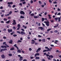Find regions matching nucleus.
Returning <instances> with one entry per match:
<instances>
[{
  "instance_id": "nucleus-9",
  "label": "nucleus",
  "mask_w": 61,
  "mask_h": 61,
  "mask_svg": "<svg viewBox=\"0 0 61 61\" xmlns=\"http://www.w3.org/2000/svg\"><path fill=\"white\" fill-rule=\"evenodd\" d=\"M40 50H41V48H39L37 49V50L36 51V53H38V51H40Z\"/></svg>"
},
{
  "instance_id": "nucleus-26",
  "label": "nucleus",
  "mask_w": 61,
  "mask_h": 61,
  "mask_svg": "<svg viewBox=\"0 0 61 61\" xmlns=\"http://www.w3.org/2000/svg\"><path fill=\"white\" fill-rule=\"evenodd\" d=\"M49 2L51 4H52V1L51 0H49Z\"/></svg>"
},
{
  "instance_id": "nucleus-47",
  "label": "nucleus",
  "mask_w": 61,
  "mask_h": 61,
  "mask_svg": "<svg viewBox=\"0 0 61 61\" xmlns=\"http://www.w3.org/2000/svg\"><path fill=\"white\" fill-rule=\"evenodd\" d=\"M15 5H13V6H12V7L13 8H15Z\"/></svg>"
},
{
  "instance_id": "nucleus-46",
  "label": "nucleus",
  "mask_w": 61,
  "mask_h": 61,
  "mask_svg": "<svg viewBox=\"0 0 61 61\" xmlns=\"http://www.w3.org/2000/svg\"><path fill=\"white\" fill-rule=\"evenodd\" d=\"M61 15V13H60L59 12V13L57 14V15Z\"/></svg>"
},
{
  "instance_id": "nucleus-63",
  "label": "nucleus",
  "mask_w": 61,
  "mask_h": 61,
  "mask_svg": "<svg viewBox=\"0 0 61 61\" xmlns=\"http://www.w3.org/2000/svg\"><path fill=\"white\" fill-rule=\"evenodd\" d=\"M34 58H33V57H30V59H33Z\"/></svg>"
},
{
  "instance_id": "nucleus-52",
  "label": "nucleus",
  "mask_w": 61,
  "mask_h": 61,
  "mask_svg": "<svg viewBox=\"0 0 61 61\" xmlns=\"http://www.w3.org/2000/svg\"><path fill=\"white\" fill-rule=\"evenodd\" d=\"M46 56L47 57H48V56H49V55L47 54H46Z\"/></svg>"
},
{
  "instance_id": "nucleus-29",
  "label": "nucleus",
  "mask_w": 61,
  "mask_h": 61,
  "mask_svg": "<svg viewBox=\"0 0 61 61\" xmlns=\"http://www.w3.org/2000/svg\"><path fill=\"white\" fill-rule=\"evenodd\" d=\"M30 15L31 16H34V14H33V13H32L31 14V15Z\"/></svg>"
},
{
  "instance_id": "nucleus-8",
  "label": "nucleus",
  "mask_w": 61,
  "mask_h": 61,
  "mask_svg": "<svg viewBox=\"0 0 61 61\" xmlns=\"http://www.w3.org/2000/svg\"><path fill=\"white\" fill-rule=\"evenodd\" d=\"M8 31L9 33H10V32H12V29H11L10 30L9 29H8Z\"/></svg>"
},
{
  "instance_id": "nucleus-5",
  "label": "nucleus",
  "mask_w": 61,
  "mask_h": 61,
  "mask_svg": "<svg viewBox=\"0 0 61 61\" xmlns=\"http://www.w3.org/2000/svg\"><path fill=\"white\" fill-rule=\"evenodd\" d=\"M13 23H13L12 24V25H16V22H15V20H13Z\"/></svg>"
},
{
  "instance_id": "nucleus-10",
  "label": "nucleus",
  "mask_w": 61,
  "mask_h": 61,
  "mask_svg": "<svg viewBox=\"0 0 61 61\" xmlns=\"http://www.w3.org/2000/svg\"><path fill=\"white\" fill-rule=\"evenodd\" d=\"M39 55V53H36L35 55V57H36L37 56H38Z\"/></svg>"
},
{
  "instance_id": "nucleus-51",
  "label": "nucleus",
  "mask_w": 61,
  "mask_h": 61,
  "mask_svg": "<svg viewBox=\"0 0 61 61\" xmlns=\"http://www.w3.org/2000/svg\"><path fill=\"white\" fill-rule=\"evenodd\" d=\"M21 30L22 31H24V32L25 31V30L23 29H21Z\"/></svg>"
},
{
  "instance_id": "nucleus-4",
  "label": "nucleus",
  "mask_w": 61,
  "mask_h": 61,
  "mask_svg": "<svg viewBox=\"0 0 61 61\" xmlns=\"http://www.w3.org/2000/svg\"><path fill=\"white\" fill-rule=\"evenodd\" d=\"M20 14L21 15H24L25 14V12H24V11H22L21 10L20 12Z\"/></svg>"
},
{
  "instance_id": "nucleus-48",
  "label": "nucleus",
  "mask_w": 61,
  "mask_h": 61,
  "mask_svg": "<svg viewBox=\"0 0 61 61\" xmlns=\"http://www.w3.org/2000/svg\"><path fill=\"white\" fill-rule=\"evenodd\" d=\"M19 5H21V6H22V3H19Z\"/></svg>"
},
{
  "instance_id": "nucleus-13",
  "label": "nucleus",
  "mask_w": 61,
  "mask_h": 61,
  "mask_svg": "<svg viewBox=\"0 0 61 61\" xmlns=\"http://www.w3.org/2000/svg\"><path fill=\"white\" fill-rule=\"evenodd\" d=\"M31 41L32 42H31V43L32 44H34V43H35V42H36V41H35L34 40H32Z\"/></svg>"
},
{
  "instance_id": "nucleus-57",
  "label": "nucleus",
  "mask_w": 61,
  "mask_h": 61,
  "mask_svg": "<svg viewBox=\"0 0 61 61\" xmlns=\"http://www.w3.org/2000/svg\"><path fill=\"white\" fill-rule=\"evenodd\" d=\"M3 39H6V37L5 36H3Z\"/></svg>"
},
{
  "instance_id": "nucleus-3",
  "label": "nucleus",
  "mask_w": 61,
  "mask_h": 61,
  "mask_svg": "<svg viewBox=\"0 0 61 61\" xmlns=\"http://www.w3.org/2000/svg\"><path fill=\"white\" fill-rule=\"evenodd\" d=\"M44 23H45L46 24V25L47 26H48L49 25V22L48 21H47L46 22V21H44Z\"/></svg>"
},
{
  "instance_id": "nucleus-61",
  "label": "nucleus",
  "mask_w": 61,
  "mask_h": 61,
  "mask_svg": "<svg viewBox=\"0 0 61 61\" xmlns=\"http://www.w3.org/2000/svg\"><path fill=\"white\" fill-rule=\"evenodd\" d=\"M3 8V7L1 6L0 8V9H2Z\"/></svg>"
},
{
  "instance_id": "nucleus-32",
  "label": "nucleus",
  "mask_w": 61,
  "mask_h": 61,
  "mask_svg": "<svg viewBox=\"0 0 61 61\" xmlns=\"http://www.w3.org/2000/svg\"><path fill=\"white\" fill-rule=\"evenodd\" d=\"M4 21H6L7 20V19L5 18H4Z\"/></svg>"
},
{
  "instance_id": "nucleus-14",
  "label": "nucleus",
  "mask_w": 61,
  "mask_h": 61,
  "mask_svg": "<svg viewBox=\"0 0 61 61\" xmlns=\"http://www.w3.org/2000/svg\"><path fill=\"white\" fill-rule=\"evenodd\" d=\"M38 29H41V30H43V29H44V28L42 27H40L38 28Z\"/></svg>"
},
{
  "instance_id": "nucleus-22",
  "label": "nucleus",
  "mask_w": 61,
  "mask_h": 61,
  "mask_svg": "<svg viewBox=\"0 0 61 61\" xmlns=\"http://www.w3.org/2000/svg\"><path fill=\"white\" fill-rule=\"evenodd\" d=\"M21 42H22V41L20 40H19L17 42V43H20V42L21 43Z\"/></svg>"
},
{
  "instance_id": "nucleus-44",
  "label": "nucleus",
  "mask_w": 61,
  "mask_h": 61,
  "mask_svg": "<svg viewBox=\"0 0 61 61\" xmlns=\"http://www.w3.org/2000/svg\"><path fill=\"white\" fill-rule=\"evenodd\" d=\"M9 14H7V15H5V16H9Z\"/></svg>"
},
{
  "instance_id": "nucleus-28",
  "label": "nucleus",
  "mask_w": 61,
  "mask_h": 61,
  "mask_svg": "<svg viewBox=\"0 0 61 61\" xmlns=\"http://www.w3.org/2000/svg\"><path fill=\"white\" fill-rule=\"evenodd\" d=\"M45 20V19L44 18H42V21H44Z\"/></svg>"
},
{
  "instance_id": "nucleus-15",
  "label": "nucleus",
  "mask_w": 61,
  "mask_h": 61,
  "mask_svg": "<svg viewBox=\"0 0 61 61\" xmlns=\"http://www.w3.org/2000/svg\"><path fill=\"white\" fill-rule=\"evenodd\" d=\"M10 50H15V49L14 48V47H12L10 49Z\"/></svg>"
},
{
  "instance_id": "nucleus-6",
  "label": "nucleus",
  "mask_w": 61,
  "mask_h": 61,
  "mask_svg": "<svg viewBox=\"0 0 61 61\" xmlns=\"http://www.w3.org/2000/svg\"><path fill=\"white\" fill-rule=\"evenodd\" d=\"M20 34L22 35H25V33L23 31H21L20 32Z\"/></svg>"
},
{
  "instance_id": "nucleus-12",
  "label": "nucleus",
  "mask_w": 61,
  "mask_h": 61,
  "mask_svg": "<svg viewBox=\"0 0 61 61\" xmlns=\"http://www.w3.org/2000/svg\"><path fill=\"white\" fill-rule=\"evenodd\" d=\"M13 2H8L7 3V4L8 5H12L13 4Z\"/></svg>"
},
{
  "instance_id": "nucleus-54",
  "label": "nucleus",
  "mask_w": 61,
  "mask_h": 61,
  "mask_svg": "<svg viewBox=\"0 0 61 61\" xmlns=\"http://www.w3.org/2000/svg\"><path fill=\"white\" fill-rule=\"evenodd\" d=\"M51 29H49L47 30V31H48V32L50 30H51Z\"/></svg>"
},
{
  "instance_id": "nucleus-53",
  "label": "nucleus",
  "mask_w": 61,
  "mask_h": 61,
  "mask_svg": "<svg viewBox=\"0 0 61 61\" xmlns=\"http://www.w3.org/2000/svg\"><path fill=\"white\" fill-rule=\"evenodd\" d=\"M57 10H58V11H60V9H59V8H58Z\"/></svg>"
},
{
  "instance_id": "nucleus-1",
  "label": "nucleus",
  "mask_w": 61,
  "mask_h": 61,
  "mask_svg": "<svg viewBox=\"0 0 61 61\" xmlns=\"http://www.w3.org/2000/svg\"><path fill=\"white\" fill-rule=\"evenodd\" d=\"M16 45H17L16 44H15L14 45V46H15L16 48H17V52H18V53H21V51L20 50H19V48L17 47V46H16Z\"/></svg>"
},
{
  "instance_id": "nucleus-43",
  "label": "nucleus",
  "mask_w": 61,
  "mask_h": 61,
  "mask_svg": "<svg viewBox=\"0 0 61 61\" xmlns=\"http://www.w3.org/2000/svg\"><path fill=\"white\" fill-rule=\"evenodd\" d=\"M8 6L10 8L11 7V5H10V4H9L8 5Z\"/></svg>"
},
{
  "instance_id": "nucleus-7",
  "label": "nucleus",
  "mask_w": 61,
  "mask_h": 61,
  "mask_svg": "<svg viewBox=\"0 0 61 61\" xmlns=\"http://www.w3.org/2000/svg\"><path fill=\"white\" fill-rule=\"evenodd\" d=\"M17 27H18V28L17 29V30H19L20 29V25L19 24L17 25Z\"/></svg>"
},
{
  "instance_id": "nucleus-37",
  "label": "nucleus",
  "mask_w": 61,
  "mask_h": 61,
  "mask_svg": "<svg viewBox=\"0 0 61 61\" xmlns=\"http://www.w3.org/2000/svg\"><path fill=\"white\" fill-rule=\"evenodd\" d=\"M23 60V59L20 58V59H19V61H22Z\"/></svg>"
},
{
  "instance_id": "nucleus-25",
  "label": "nucleus",
  "mask_w": 61,
  "mask_h": 61,
  "mask_svg": "<svg viewBox=\"0 0 61 61\" xmlns=\"http://www.w3.org/2000/svg\"><path fill=\"white\" fill-rule=\"evenodd\" d=\"M34 18H38V16H34Z\"/></svg>"
},
{
  "instance_id": "nucleus-64",
  "label": "nucleus",
  "mask_w": 61,
  "mask_h": 61,
  "mask_svg": "<svg viewBox=\"0 0 61 61\" xmlns=\"http://www.w3.org/2000/svg\"><path fill=\"white\" fill-rule=\"evenodd\" d=\"M42 61H45L46 60L45 59H42Z\"/></svg>"
},
{
  "instance_id": "nucleus-45",
  "label": "nucleus",
  "mask_w": 61,
  "mask_h": 61,
  "mask_svg": "<svg viewBox=\"0 0 61 61\" xmlns=\"http://www.w3.org/2000/svg\"><path fill=\"white\" fill-rule=\"evenodd\" d=\"M50 21L51 23H53L54 22V20H51Z\"/></svg>"
},
{
  "instance_id": "nucleus-34",
  "label": "nucleus",
  "mask_w": 61,
  "mask_h": 61,
  "mask_svg": "<svg viewBox=\"0 0 61 61\" xmlns=\"http://www.w3.org/2000/svg\"><path fill=\"white\" fill-rule=\"evenodd\" d=\"M8 55L10 56H12V54H9Z\"/></svg>"
},
{
  "instance_id": "nucleus-50",
  "label": "nucleus",
  "mask_w": 61,
  "mask_h": 61,
  "mask_svg": "<svg viewBox=\"0 0 61 61\" xmlns=\"http://www.w3.org/2000/svg\"><path fill=\"white\" fill-rule=\"evenodd\" d=\"M6 30L5 29H4L3 30V31H5Z\"/></svg>"
},
{
  "instance_id": "nucleus-19",
  "label": "nucleus",
  "mask_w": 61,
  "mask_h": 61,
  "mask_svg": "<svg viewBox=\"0 0 61 61\" xmlns=\"http://www.w3.org/2000/svg\"><path fill=\"white\" fill-rule=\"evenodd\" d=\"M42 42H43V43H45V42H46V40H45V39H42Z\"/></svg>"
},
{
  "instance_id": "nucleus-30",
  "label": "nucleus",
  "mask_w": 61,
  "mask_h": 61,
  "mask_svg": "<svg viewBox=\"0 0 61 61\" xmlns=\"http://www.w3.org/2000/svg\"><path fill=\"white\" fill-rule=\"evenodd\" d=\"M17 33H18V34H20V32L19 31H17Z\"/></svg>"
},
{
  "instance_id": "nucleus-21",
  "label": "nucleus",
  "mask_w": 61,
  "mask_h": 61,
  "mask_svg": "<svg viewBox=\"0 0 61 61\" xmlns=\"http://www.w3.org/2000/svg\"><path fill=\"white\" fill-rule=\"evenodd\" d=\"M40 58V57H39L38 56L36 57L35 58L36 59H39Z\"/></svg>"
},
{
  "instance_id": "nucleus-41",
  "label": "nucleus",
  "mask_w": 61,
  "mask_h": 61,
  "mask_svg": "<svg viewBox=\"0 0 61 61\" xmlns=\"http://www.w3.org/2000/svg\"><path fill=\"white\" fill-rule=\"evenodd\" d=\"M47 12H45L44 13V15H47Z\"/></svg>"
},
{
  "instance_id": "nucleus-56",
  "label": "nucleus",
  "mask_w": 61,
  "mask_h": 61,
  "mask_svg": "<svg viewBox=\"0 0 61 61\" xmlns=\"http://www.w3.org/2000/svg\"><path fill=\"white\" fill-rule=\"evenodd\" d=\"M47 39L48 40H50V38H47Z\"/></svg>"
},
{
  "instance_id": "nucleus-38",
  "label": "nucleus",
  "mask_w": 61,
  "mask_h": 61,
  "mask_svg": "<svg viewBox=\"0 0 61 61\" xmlns=\"http://www.w3.org/2000/svg\"><path fill=\"white\" fill-rule=\"evenodd\" d=\"M13 36L14 37H15V36H17V35L14 34V35Z\"/></svg>"
},
{
  "instance_id": "nucleus-39",
  "label": "nucleus",
  "mask_w": 61,
  "mask_h": 61,
  "mask_svg": "<svg viewBox=\"0 0 61 61\" xmlns=\"http://www.w3.org/2000/svg\"><path fill=\"white\" fill-rule=\"evenodd\" d=\"M13 29H14V30H15V29H16V28H15V26H14L13 27Z\"/></svg>"
},
{
  "instance_id": "nucleus-58",
  "label": "nucleus",
  "mask_w": 61,
  "mask_h": 61,
  "mask_svg": "<svg viewBox=\"0 0 61 61\" xmlns=\"http://www.w3.org/2000/svg\"><path fill=\"white\" fill-rule=\"evenodd\" d=\"M11 18L10 17H8V19H11Z\"/></svg>"
},
{
  "instance_id": "nucleus-35",
  "label": "nucleus",
  "mask_w": 61,
  "mask_h": 61,
  "mask_svg": "<svg viewBox=\"0 0 61 61\" xmlns=\"http://www.w3.org/2000/svg\"><path fill=\"white\" fill-rule=\"evenodd\" d=\"M25 0H20V2H23V1H25Z\"/></svg>"
},
{
  "instance_id": "nucleus-55",
  "label": "nucleus",
  "mask_w": 61,
  "mask_h": 61,
  "mask_svg": "<svg viewBox=\"0 0 61 61\" xmlns=\"http://www.w3.org/2000/svg\"><path fill=\"white\" fill-rule=\"evenodd\" d=\"M53 4H57V2H56V1H55L54 2H53Z\"/></svg>"
},
{
  "instance_id": "nucleus-42",
  "label": "nucleus",
  "mask_w": 61,
  "mask_h": 61,
  "mask_svg": "<svg viewBox=\"0 0 61 61\" xmlns=\"http://www.w3.org/2000/svg\"><path fill=\"white\" fill-rule=\"evenodd\" d=\"M47 50H48V52L49 51H51V49L48 48Z\"/></svg>"
},
{
  "instance_id": "nucleus-31",
  "label": "nucleus",
  "mask_w": 61,
  "mask_h": 61,
  "mask_svg": "<svg viewBox=\"0 0 61 61\" xmlns=\"http://www.w3.org/2000/svg\"><path fill=\"white\" fill-rule=\"evenodd\" d=\"M12 11H11L9 13V14L10 15H11V14H12Z\"/></svg>"
},
{
  "instance_id": "nucleus-2",
  "label": "nucleus",
  "mask_w": 61,
  "mask_h": 61,
  "mask_svg": "<svg viewBox=\"0 0 61 61\" xmlns=\"http://www.w3.org/2000/svg\"><path fill=\"white\" fill-rule=\"evenodd\" d=\"M58 19L59 20L58 21V22H60V19H61V18L60 17H58L56 18H55V20L56 21H57V19Z\"/></svg>"
},
{
  "instance_id": "nucleus-33",
  "label": "nucleus",
  "mask_w": 61,
  "mask_h": 61,
  "mask_svg": "<svg viewBox=\"0 0 61 61\" xmlns=\"http://www.w3.org/2000/svg\"><path fill=\"white\" fill-rule=\"evenodd\" d=\"M13 33H15V32H14V31H13L10 34L11 35H13Z\"/></svg>"
},
{
  "instance_id": "nucleus-27",
  "label": "nucleus",
  "mask_w": 61,
  "mask_h": 61,
  "mask_svg": "<svg viewBox=\"0 0 61 61\" xmlns=\"http://www.w3.org/2000/svg\"><path fill=\"white\" fill-rule=\"evenodd\" d=\"M58 32V31L57 30H55V31H54V32L55 33H57Z\"/></svg>"
},
{
  "instance_id": "nucleus-49",
  "label": "nucleus",
  "mask_w": 61,
  "mask_h": 61,
  "mask_svg": "<svg viewBox=\"0 0 61 61\" xmlns=\"http://www.w3.org/2000/svg\"><path fill=\"white\" fill-rule=\"evenodd\" d=\"M4 14H3L1 15V17H4Z\"/></svg>"
},
{
  "instance_id": "nucleus-11",
  "label": "nucleus",
  "mask_w": 61,
  "mask_h": 61,
  "mask_svg": "<svg viewBox=\"0 0 61 61\" xmlns=\"http://www.w3.org/2000/svg\"><path fill=\"white\" fill-rule=\"evenodd\" d=\"M9 44H13V40H10V41H9Z\"/></svg>"
},
{
  "instance_id": "nucleus-62",
  "label": "nucleus",
  "mask_w": 61,
  "mask_h": 61,
  "mask_svg": "<svg viewBox=\"0 0 61 61\" xmlns=\"http://www.w3.org/2000/svg\"><path fill=\"white\" fill-rule=\"evenodd\" d=\"M21 52H22V53H25V51L23 50H22Z\"/></svg>"
},
{
  "instance_id": "nucleus-59",
  "label": "nucleus",
  "mask_w": 61,
  "mask_h": 61,
  "mask_svg": "<svg viewBox=\"0 0 61 61\" xmlns=\"http://www.w3.org/2000/svg\"><path fill=\"white\" fill-rule=\"evenodd\" d=\"M45 49H48V48L47 47H45Z\"/></svg>"
},
{
  "instance_id": "nucleus-60",
  "label": "nucleus",
  "mask_w": 61,
  "mask_h": 61,
  "mask_svg": "<svg viewBox=\"0 0 61 61\" xmlns=\"http://www.w3.org/2000/svg\"><path fill=\"white\" fill-rule=\"evenodd\" d=\"M29 50L30 51H31V50H32V49H31V48H30L29 49Z\"/></svg>"
},
{
  "instance_id": "nucleus-18",
  "label": "nucleus",
  "mask_w": 61,
  "mask_h": 61,
  "mask_svg": "<svg viewBox=\"0 0 61 61\" xmlns=\"http://www.w3.org/2000/svg\"><path fill=\"white\" fill-rule=\"evenodd\" d=\"M10 22H11V21L10 20H9L7 21L6 22V23L7 24H9V23H10Z\"/></svg>"
},
{
  "instance_id": "nucleus-24",
  "label": "nucleus",
  "mask_w": 61,
  "mask_h": 61,
  "mask_svg": "<svg viewBox=\"0 0 61 61\" xmlns=\"http://www.w3.org/2000/svg\"><path fill=\"white\" fill-rule=\"evenodd\" d=\"M58 26V24H57L56 26H54V28H56L57 26Z\"/></svg>"
},
{
  "instance_id": "nucleus-23",
  "label": "nucleus",
  "mask_w": 61,
  "mask_h": 61,
  "mask_svg": "<svg viewBox=\"0 0 61 61\" xmlns=\"http://www.w3.org/2000/svg\"><path fill=\"white\" fill-rule=\"evenodd\" d=\"M20 18H21L22 19H23V18H25L24 16H20Z\"/></svg>"
},
{
  "instance_id": "nucleus-40",
  "label": "nucleus",
  "mask_w": 61,
  "mask_h": 61,
  "mask_svg": "<svg viewBox=\"0 0 61 61\" xmlns=\"http://www.w3.org/2000/svg\"><path fill=\"white\" fill-rule=\"evenodd\" d=\"M1 47L2 48H4V46H1Z\"/></svg>"
},
{
  "instance_id": "nucleus-20",
  "label": "nucleus",
  "mask_w": 61,
  "mask_h": 61,
  "mask_svg": "<svg viewBox=\"0 0 61 61\" xmlns=\"http://www.w3.org/2000/svg\"><path fill=\"white\" fill-rule=\"evenodd\" d=\"M49 57L50 58H53V56L52 55L49 56Z\"/></svg>"
},
{
  "instance_id": "nucleus-36",
  "label": "nucleus",
  "mask_w": 61,
  "mask_h": 61,
  "mask_svg": "<svg viewBox=\"0 0 61 61\" xmlns=\"http://www.w3.org/2000/svg\"><path fill=\"white\" fill-rule=\"evenodd\" d=\"M22 4L23 5H24V4H26V2L25 1H24L22 2Z\"/></svg>"
},
{
  "instance_id": "nucleus-16",
  "label": "nucleus",
  "mask_w": 61,
  "mask_h": 61,
  "mask_svg": "<svg viewBox=\"0 0 61 61\" xmlns=\"http://www.w3.org/2000/svg\"><path fill=\"white\" fill-rule=\"evenodd\" d=\"M48 52V50H44L43 51V52Z\"/></svg>"
},
{
  "instance_id": "nucleus-17",
  "label": "nucleus",
  "mask_w": 61,
  "mask_h": 61,
  "mask_svg": "<svg viewBox=\"0 0 61 61\" xmlns=\"http://www.w3.org/2000/svg\"><path fill=\"white\" fill-rule=\"evenodd\" d=\"M1 57L2 58H5V55H1Z\"/></svg>"
}]
</instances>
